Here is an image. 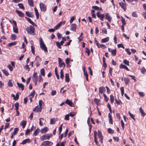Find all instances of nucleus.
Instances as JSON below:
<instances>
[{
	"label": "nucleus",
	"mask_w": 146,
	"mask_h": 146,
	"mask_svg": "<svg viewBox=\"0 0 146 146\" xmlns=\"http://www.w3.org/2000/svg\"><path fill=\"white\" fill-rule=\"evenodd\" d=\"M108 50L109 52L111 53L112 55L114 56L116 55L117 50L116 49H112L109 48H108Z\"/></svg>",
	"instance_id": "nucleus-10"
},
{
	"label": "nucleus",
	"mask_w": 146,
	"mask_h": 146,
	"mask_svg": "<svg viewBox=\"0 0 146 146\" xmlns=\"http://www.w3.org/2000/svg\"><path fill=\"white\" fill-rule=\"evenodd\" d=\"M65 81L67 82H69V75L68 74L66 73L65 74Z\"/></svg>",
	"instance_id": "nucleus-28"
},
{
	"label": "nucleus",
	"mask_w": 146,
	"mask_h": 146,
	"mask_svg": "<svg viewBox=\"0 0 146 146\" xmlns=\"http://www.w3.org/2000/svg\"><path fill=\"white\" fill-rule=\"evenodd\" d=\"M34 10L35 12V15L36 17V19H38L39 17V14L38 10L36 7L34 8Z\"/></svg>",
	"instance_id": "nucleus-29"
},
{
	"label": "nucleus",
	"mask_w": 146,
	"mask_h": 146,
	"mask_svg": "<svg viewBox=\"0 0 146 146\" xmlns=\"http://www.w3.org/2000/svg\"><path fill=\"white\" fill-rule=\"evenodd\" d=\"M141 72L142 73H144L146 72V69L144 67H142L141 70Z\"/></svg>",
	"instance_id": "nucleus-63"
},
{
	"label": "nucleus",
	"mask_w": 146,
	"mask_h": 146,
	"mask_svg": "<svg viewBox=\"0 0 146 146\" xmlns=\"http://www.w3.org/2000/svg\"><path fill=\"white\" fill-rule=\"evenodd\" d=\"M21 125L23 126V128H24L26 125V121H23L21 123Z\"/></svg>",
	"instance_id": "nucleus-31"
},
{
	"label": "nucleus",
	"mask_w": 146,
	"mask_h": 146,
	"mask_svg": "<svg viewBox=\"0 0 146 146\" xmlns=\"http://www.w3.org/2000/svg\"><path fill=\"white\" fill-rule=\"evenodd\" d=\"M42 108L40 107H38V106H36L33 109L34 111L36 112H40L41 111Z\"/></svg>",
	"instance_id": "nucleus-18"
},
{
	"label": "nucleus",
	"mask_w": 146,
	"mask_h": 146,
	"mask_svg": "<svg viewBox=\"0 0 146 146\" xmlns=\"http://www.w3.org/2000/svg\"><path fill=\"white\" fill-rule=\"evenodd\" d=\"M106 89L105 87L104 86L100 87L99 88V95L100 96V94H102L103 93L105 92Z\"/></svg>",
	"instance_id": "nucleus-11"
},
{
	"label": "nucleus",
	"mask_w": 146,
	"mask_h": 146,
	"mask_svg": "<svg viewBox=\"0 0 146 146\" xmlns=\"http://www.w3.org/2000/svg\"><path fill=\"white\" fill-rule=\"evenodd\" d=\"M108 118L109 122L112 125L113 124V119L110 113H108Z\"/></svg>",
	"instance_id": "nucleus-22"
},
{
	"label": "nucleus",
	"mask_w": 146,
	"mask_h": 146,
	"mask_svg": "<svg viewBox=\"0 0 146 146\" xmlns=\"http://www.w3.org/2000/svg\"><path fill=\"white\" fill-rule=\"evenodd\" d=\"M123 80L125 83V85L126 86H127L129 84L130 80L129 78L124 77L123 78Z\"/></svg>",
	"instance_id": "nucleus-21"
},
{
	"label": "nucleus",
	"mask_w": 146,
	"mask_h": 146,
	"mask_svg": "<svg viewBox=\"0 0 146 146\" xmlns=\"http://www.w3.org/2000/svg\"><path fill=\"white\" fill-rule=\"evenodd\" d=\"M107 131L108 133L111 134H113L114 132V131L110 128H108Z\"/></svg>",
	"instance_id": "nucleus-38"
},
{
	"label": "nucleus",
	"mask_w": 146,
	"mask_h": 146,
	"mask_svg": "<svg viewBox=\"0 0 146 146\" xmlns=\"http://www.w3.org/2000/svg\"><path fill=\"white\" fill-rule=\"evenodd\" d=\"M139 110L141 113V116L143 117L145 116L146 115V113H145L142 108H140Z\"/></svg>",
	"instance_id": "nucleus-27"
},
{
	"label": "nucleus",
	"mask_w": 146,
	"mask_h": 146,
	"mask_svg": "<svg viewBox=\"0 0 146 146\" xmlns=\"http://www.w3.org/2000/svg\"><path fill=\"white\" fill-rule=\"evenodd\" d=\"M17 41L14 42H13L9 43L8 44V46L9 47H11L17 44Z\"/></svg>",
	"instance_id": "nucleus-32"
},
{
	"label": "nucleus",
	"mask_w": 146,
	"mask_h": 146,
	"mask_svg": "<svg viewBox=\"0 0 146 146\" xmlns=\"http://www.w3.org/2000/svg\"><path fill=\"white\" fill-rule=\"evenodd\" d=\"M129 114L130 117L133 119L134 121L135 120V118L134 117V116L133 114H132L131 113H130V111L128 112Z\"/></svg>",
	"instance_id": "nucleus-52"
},
{
	"label": "nucleus",
	"mask_w": 146,
	"mask_h": 146,
	"mask_svg": "<svg viewBox=\"0 0 146 146\" xmlns=\"http://www.w3.org/2000/svg\"><path fill=\"white\" fill-rule=\"evenodd\" d=\"M25 19L31 24L33 26H36L37 25L33 22L31 19L27 17H25Z\"/></svg>",
	"instance_id": "nucleus-15"
},
{
	"label": "nucleus",
	"mask_w": 146,
	"mask_h": 146,
	"mask_svg": "<svg viewBox=\"0 0 146 146\" xmlns=\"http://www.w3.org/2000/svg\"><path fill=\"white\" fill-rule=\"evenodd\" d=\"M26 29L27 33L30 35H35V29L33 26L30 25L29 27H27Z\"/></svg>",
	"instance_id": "nucleus-1"
},
{
	"label": "nucleus",
	"mask_w": 146,
	"mask_h": 146,
	"mask_svg": "<svg viewBox=\"0 0 146 146\" xmlns=\"http://www.w3.org/2000/svg\"><path fill=\"white\" fill-rule=\"evenodd\" d=\"M18 6H19V8L21 9H24V7L23 5V4L22 3H19L18 4Z\"/></svg>",
	"instance_id": "nucleus-51"
},
{
	"label": "nucleus",
	"mask_w": 146,
	"mask_h": 146,
	"mask_svg": "<svg viewBox=\"0 0 146 146\" xmlns=\"http://www.w3.org/2000/svg\"><path fill=\"white\" fill-rule=\"evenodd\" d=\"M16 12L17 13L19 16L23 17L24 16V14L21 11H19L18 10H16Z\"/></svg>",
	"instance_id": "nucleus-17"
},
{
	"label": "nucleus",
	"mask_w": 146,
	"mask_h": 146,
	"mask_svg": "<svg viewBox=\"0 0 146 146\" xmlns=\"http://www.w3.org/2000/svg\"><path fill=\"white\" fill-rule=\"evenodd\" d=\"M117 47L119 48L121 47L123 49L125 48L124 46H123V45L122 44H117Z\"/></svg>",
	"instance_id": "nucleus-64"
},
{
	"label": "nucleus",
	"mask_w": 146,
	"mask_h": 146,
	"mask_svg": "<svg viewBox=\"0 0 146 146\" xmlns=\"http://www.w3.org/2000/svg\"><path fill=\"white\" fill-rule=\"evenodd\" d=\"M19 130L18 128H15L14 129V131L12 133H13L14 135H15L19 131Z\"/></svg>",
	"instance_id": "nucleus-41"
},
{
	"label": "nucleus",
	"mask_w": 146,
	"mask_h": 146,
	"mask_svg": "<svg viewBox=\"0 0 146 146\" xmlns=\"http://www.w3.org/2000/svg\"><path fill=\"white\" fill-rule=\"evenodd\" d=\"M98 137L99 138L100 140L102 143H103V137L102 134V133L99 130L98 131Z\"/></svg>",
	"instance_id": "nucleus-9"
},
{
	"label": "nucleus",
	"mask_w": 146,
	"mask_h": 146,
	"mask_svg": "<svg viewBox=\"0 0 146 146\" xmlns=\"http://www.w3.org/2000/svg\"><path fill=\"white\" fill-rule=\"evenodd\" d=\"M35 91H33L29 95V96L30 97H31L32 98H33L34 96L35 93Z\"/></svg>",
	"instance_id": "nucleus-61"
},
{
	"label": "nucleus",
	"mask_w": 146,
	"mask_h": 146,
	"mask_svg": "<svg viewBox=\"0 0 146 146\" xmlns=\"http://www.w3.org/2000/svg\"><path fill=\"white\" fill-rule=\"evenodd\" d=\"M17 84L19 87L21 88L22 91L23 90H24V86L23 84L21 83L19 84L18 82L17 83Z\"/></svg>",
	"instance_id": "nucleus-30"
},
{
	"label": "nucleus",
	"mask_w": 146,
	"mask_h": 146,
	"mask_svg": "<svg viewBox=\"0 0 146 146\" xmlns=\"http://www.w3.org/2000/svg\"><path fill=\"white\" fill-rule=\"evenodd\" d=\"M44 68H42L40 70V73L42 76H45V73H44Z\"/></svg>",
	"instance_id": "nucleus-46"
},
{
	"label": "nucleus",
	"mask_w": 146,
	"mask_h": 146,
	"mask_svg": "<svg viewBox=\"0 0 146 146\" xmlns=\"http://www.w3.org/2000/svg\"><path fill=\"white\" fill-rule=\"evenodd\" d=\"M125 51L129 55H130L131 54V52L130 51L129 48H125Z\"/></svg>",
	"instance_id": "nucleus-62"
},
{
	"label": "nucleus",
	"mask_w": 146,
	"mask_h": 146,
	"mask_svg": "<svg viewBox=\"0 0 146 146\" xmlns=\"http://www.w3.org/2000/svg\"><path fill=\"white\" fill-rule=\"evenodd\" d=\"M97 16L99 19L102 21H104L105 17V15L104 14H101L100 12L99 11L97 13Z\"/></svg>",
	"instance_id": "nucleus-6"
},
{
	"label": "nucleus",
	"mask_w": 146,
	"mask_h": 146,
	"mask_svg": "<svg viewBox=\"0 0 146 146\" xmlns=\"http://www.w3.org/2000/svg\"><path fill=\"white\" fill-rule=\"evenodd\" d=\"M31 47L32 52L33 54H34L35 53V48L34 46L32 45L31 46Z\"/></svg>",
	"instance_id": "nucleus-55"
},
{
	"label": "nucleus",
	"mask_w": 146,
	"mask_h": 146,
	"mask_svg": "<svg viewBox=\"0 0 146 146\" xmlns=\"http://www.w3.org/2000/svg\"><path fill=\"white\" fill-rule=\"evenodd\" d=\"M2 71L3 73L7 76H8L9 74L8 72L5 70H2Z\"/></svg>",
	"instance_id": "nucleus-43"
},
{
	"label": "nucleus",
	"mask_w": 146,
	"mask_h": 146,
	"mask_svg": "<svg viewBox=\"0 0 146 146\" xmlns=\"http://www.w3.org/2000/svg\"><path fill=\"white\" fill-rule=\"evenodd\" d=\"M13 30L14 32L16 33H18L19 31L18 30V29L17 27H14L13 26Z\"/></svg>",
	"instance_id": "nucleus-40"
},
{
	"label": "nucleus",
	"mask_w": 146,
	"mask_h": 146,
	"mask_svg": "<svg viewBox=\"0 0 146 146\" xmlns=\"http://www.w3.org/2000/svg\"><path fill=\"white\" fill-rule=\"evenodd\" d=\"M110 38L109 37H107L106 38L102 39L101 40V42L102 43H105L109 41Z\"/></svg>",
	"instance_id": "nucleus-26"
},
{
	"label": "nucleus",
	"mask_w": 146,
	"mask_h": 146,
	"mask_svg": "<svg viewBox=\"0 0 146 146\" xmlns=\"http://www.w3.org/2000/svg\"><path fill=\"white\" fill-rule=\"evenodd\" d=\"M52 135L51 134H45L40 137V140L41 141H44L45 140H49L50 137H52Z\"/></svg>",
	"instance_id": "nucleus-3"
},
{
	"label": "nucleus",
	"mask_w": 146,
	"mask_h": 146,
	"mask_svg": "<svg viewBox=\"0 0 146 146\" xmlns=\"http://www.w3.org/2000/svg\"><path fill=\"white\" fill-rule=\"evenodd\" d=\"M120 90L121 92V94L123 96L124 94V88L123 87L120 88Z\"/></svg>",
	"instance_id": "nucleus-59"
},
{
	"label": "nucleus",
	"mask_w": 146,
	"mask_h": 146,
	"mask_svg": "<svg viewBox=\"0 0 146 146\" xmlns=\"http://www.w3.org/2000/svg\"><path fill=\"white\" fill-rule=\"evenodd\" d=\"M53 144V143L49 141H45L43 142L42 145H43L45 146H51Z\"/></svg>",
	"instance_id": "nucleus-5"
},
{
	"label": "nucleus",
	"mask_w": 146,
	"mask_h": 146,
	"mask_svg": "<svg viewBox=\"0 0 146 146\" xmlns=\"http://www.w3.org/2000/svg\"><path fill=\"white\" fill-rule=\"evenodd\" d=\"M24 68L25 70H28V71H29L30 70V68L29 67V66L28 64L25 65L24 67Z\"/></svg>",
	"instance_id": "nucleus-53"
},
{
	"label": "nucleus",
	"mask_w": 146,
	"mask_h": 146,
	"mask_svg": "<svg viewBox=\"0 0 146 146\" xmlns=\"http://www.w3.org/2000/svg\"><path fill=\"white\" fill-rule=\"evenodd\" d=\"M40 131V129L37 128L33 132V135L35 136L39 134Z\"/></svg>",
	"instance_id": "nucleus-25"
},
{
	"label": "nucleus",
	"mask_w": 146,
	"mask_h": 146,
	"mask_svg": "<svg viewBox=\"0 0 146 146\" xmlns=\"http://www.w3.org/2000/svg\"><path fill=\"white\" fill-rule=\"evenodd\" d=\"M40 45L41 49L44 51L45 52H48V51L45 44L44 43L42 39L40 37Z\"/></svg>",
	"instance_id": "nucleus-2"
},
{
	"label": "nucleus",
	"mask_w": 146,
	"mask_h": 146,
	"mask_svg": "<svg viewBox=\"0 0 146 146\" xmlns=\"http://www.w3.org/2000/svg\"><path fill=\"white\" fill-rule=\"evenodd\" d=\"M59 67L60 68H61L63 67V69L64 68L65 66V64L64 62H61L59 63Z\"/></svg>",
	"instance_id": "nucleus-34"
},
{
	"label": "nucleus",
	"mask_w": 146,
	"mask_h": 146,
	"mask_svg": "<svg viewBox=\"0 0 146 146\" xmlns=\"http://www.w3.org/2000/svg\"><path fill=\"white\" fill-rule=\"evenodd\" d=\"M95 43L96 44V45H97L98 47V48H100V44L99 45V43L98 42V41L96 40V38H95Z\"/></svg>",
	"instance_id": "nucleus-48"
},
{
	"label": "nucleus",
	"mask_w": 146,
	"mask_h": 146,
	"mask_svg": "<svg viewBox=\"0 0 146 146\" xmlns=\"http://www.w3.org/2000/svg\"><path fill=\"white\" fill-rule=\"evenodd\" d=\"M121 18L122 23V25H125L126 24V23L125 22V19L122 17H121Z\"/></svg>",
	"instance_id": "nucleus-45"
},
{
	"label": "nucleus",
	"mask_w": 146,
	"mask_h": 146,
	"mask_svg": "<svg viewBox=\"0 0 146 146\" xmlns=\"http://www.w3.org/2000/svg\"><path fill=\"white\" fill-rule=\"evenodd\" d=\"M13 96L14 97V100H17L19 98V95L18 93H17L16 95V97H15V96L13 94Z\"/></svg>",
	"instance_id": "nucleus-42"
},
{
	"label": "nucleus",
	"mask_w": 146,
	"mask_h": 146,
	"mask_svg": "<svg viewBox=\"0 0 146 146\" xmlns=\"http://www.w3.org/2000/svg\"><path fill=\"white\" fill-rule=\"evenodd\" d=\"M123 62L127 66H129V62L127 60H123Z\"/></svg>",
	"instance_id": "nucleus-57"
},
{
	"label": "nucleus",
	"mask_w": 146,
	"mask_h": 146,
	"mask_svg": "<svg viewBox=\"0 0 146 146\" xmlns=\"http://www.w3.org/2000/svg\"><path fill=\"white\" fill-rule=\"evenodd\" d=\"M102 32L104 33V34H107V31L106 29L105 28H104L102 29Z\"/></svg>",
	"instance_id": "nucleus-56"
},
{
	"label": "nucleus",
	"mask_w": 146,
	"mask_h": 146,
	"mask_svg": "<svg viewBox=\"0 0 146 146\" xmlns=\"http://www.w3.org/2000/svg\"><path fill=\"white\" fill-rule=\"evenodd\" d=\"M8 86L9 87H12L13 86V85L11 82V80H9L8 82Z\"/></svg>",
	"instance_id": "nucleus-54"
},
{
	"label": "nucleus",
	"mask_w": 146,
	"mask_h": 146,
	"mask_svg": "<svg viewBox=\"0 0 146 146\" xmlns=\"http://www.w3.org/2000/svg\"><path fill=\"white\" fill-rule=\"evenodd\" d=\"M17 38L16 35L15 34H12L11 36V39L12 40H15Z\"/></svg>",
	"instance_id": "nucleus-39"
},
{
	"label": "nucleus",
	"mask_w": 146,
	"mask_h": 146,
	"mask_svg": "<svg viewBox=\"0 0 146 146\" xmlns=\"http://www.w3.org/2000/svg\"><path fill=\"white\" fill-rule=\"evenodd\" d=\"M29 4L30 6L33 7L34 6L33 1H28Z\"/></svg>",
	"instance_id": "nucleus-47"
},
{
	"label": "nucleus",
	"mask_w": 146,
	"mask_h": 146,
	"mask_svg": "<svg viewBox=\"0 0 146 146\" xmlns=\"http://www.w3.org/2000/svg\"><path fill=\"white\" fill-rule=\"evenodd\" d=\"M64 77V72L63 69H61L60 71V77L62 80L63 79Z\"/></svg>",
	"instance_id": "nucleus-36"
},
{
	"label": "nucleus",
	"mask_w": 146,
	"mask_h": 146,
	"mask_svg": "<svg viewBox=\"0 0 146 146\" xmlns=\"http://www.w3.org/2000/svg\"><path fill=\"white\" fill-rule=\"evenodd\" d=\"M100 101V99L97 98H95L94 99V102L97 106L99 105V102Z\"/></svg>",
	"instance_id": "nucleus-37"
},
{
	"label": "nucleus",
	"mask_w": 146,
	"mask_h": 146,
	"mask_svg": "<svg viewBox=\"0 0 146 146\" xmlns=\"http://www.w3.org/2000/svg\"><path fill=\"white\" fill-rule=\"evenodd\" d=\"M40 7L41 11L43 12H45L46 10V7L45 5L42 3L40 4Z\"/></svg>",
	"instance_id": "nucleus-7"
},
{
	"label": "nucleus",
	"mask_w": 146,
	"mask_h": 146,
	"mask_svg": "<svg viewBox=\"0 0 146 146\" xmlns=\"http://www.w3.org/2000/svg\"><path fill=\"white\" fill-rule=\"evenodd\" d=\"M25 14L27 16L30 17H33L34 16L33 13L32 12H29V11H26Z\"/></svg>",
	"instance_id": "nucleus-19"
},
{
	"label": "nucleus",
	"mask_w": 146,
	"mask_h": 146,
	"mask_svg": "<svg viewBox=\"0 0 146 146\" xmlns=\"http://www.w3.org/2000/svg\"><path fill=\"white\" fill-rule=\"evenodd\" d=\"M39 125L41 126L43 125V123H42V121L41 120H42L44 121V119L42 118H40L39 119Z\"/></svg>",
	"instance_id": "nucleus-49"
},
{
	"label": "nucleus",
	"mask_w": 146,
	"mask_h": 146,
	"mask_svg": "<svg viewBox=\"0 0 146 146\" xmlns=\"http://www.w3.org/2000/svg\"><path fill=\"white\" fill-rule=\"evenodd\" d=\"M48 130V128L47 127H45L41 129L40 130V133H45L47 132Z\"/></svg>",
	"instance_id": "nucleus-12"
},
{
	"label": "nucleus",
	"mask_w": 146,
	"mask_h": 146,
	"mask_svg": "<svg viewBox=\"0 0 146 146\" xmlns=\"http://www.w3.org/2000/svg\"><path fill=\"white\" fill-rule=\"evenodd\" d=\"M76 25L75 24H72L71 25L70 30L74 31L76 32Z\"/></svg>",
	"instance_id": "nucleus-14"
},
{
	"label": "nucleus",
	"mask_w": 146,
	"mask_h": 146,
	"mask_svg": "<svg viewBox=\"0 0 146 146\" xmlns=\"http://www.w3.org/2000/svg\"><path fill=\"white\" fill-rule=\"evenodd\" d=\"M31 142V140L29 139H26L23 140L22 142L21 143V144L24 145L26 144L27 143H29Z\"/></svg>",
	"instance_id": "nucleus-23"
},
{
	"label": "nucleus",
	"mask_w": 146,
	"mask_h": 146,
	"mask_svg": "<svg viewBox=\"0 0 146 146\" xmlns=\"http://www.w3.org/2000/svg\"><path fill=\"white\" fill-rule=\"evenodd\" d=\"M65 103L71 107H74V106L73 103L69 99H67L65 102Z\"/></svg>",
	"instance_id": "nucleus-8"
},
{
	"label": "nucleus",
	"mask_w": 146,
	"mask_h": 146,
	"mask_svg": "<svg viewBox=\"0 0 146 146\" xmlns=\"http://www.w3.org/2000/svg\"><path fill=\"white\" fill-rule=\"evenodd\" d=\"M110 99L111 104H113L114 100V96L112 95H111L110 96Z\"/></svg>",
	"instance_id": "nucleus-35"
},
{
	"label": "nucleus",
	"mask_w": 146,
	"mask_h": 146,
	"mask_svg": "<svg viewBox=\"0 0 146 146\" xmlns=\"http://www.w3.org/2000/svg\"><path fill=\"white\" fill-rule=\"evenodd\" d=\"M119 68L120 69H125L127 71H129V69L128 67L126 66L123 64H121L119 66Z\"/></svg>",
	"instance_id": "nucleus-16"
},
{
	"label": "nucleus",
	"mask_w": 146,
	"mask_h": 146,
	"mask_svg": "<svg viewBox=\"0 0 146 146\" xmlns=\"http://www.w3.org/2000/svg\"><path fill=\"white\" fill-rule=\"evenodd\" d=\"M119 4L121 8L125 11L127 9V6L125 1L119 3Z\"/></svg>",
	"instance_id": "nucleus-4"
},
{
	"label": "nucleus",
	"mask_w": 146,
	"mask_h": 146,
	"mask_svg": "<svg viewBox=\"0 0 146 146\" xmlns=\"http://www.w3.org/2000/svg\"><path fill=\"white\" fill-rule=\"evenodd\" d=\"M84 76L86 77V80L89 82L88 78V74L87 72H86V73H84Z\"/></svg>",
	"instance_id": "nucleus-60"
},
{
	"label": "nucleus",
	"mask_w": 146,
	"mask_h": 146,
	"mask_svg": "<svg viewBox=\"0 0 146 146\" xmlns=\"http://www.w3.org/2000/svg\"><path fill=\"white\" fill-rule=\"evenodd\" d=\"M56 120L55 118H51L50 120V124H53L55 123Z\"/></svg>",
	"instance_id": "nucleus-33"
},
{
	"label": "nucleus",
	"mask_w": 146,
	"mask_h": 146,
	"mask_svg": "<svg viewBox=\"0 0 146 146\" xmlns=\"http://www.w3.org/2000/svg\"><path fill=\"white\" fill-rule=\"evenodd\" d=\"M55 72L56 74V76L57 77V78L58 79H59V75L57 72V70L56 69V68L55 69Z\"/></svg>",
	"instance_id": "nucleus-50"
},
{
	"label": "nucleus",
	"mask_w": 146,
	"mask_h": 146,
	"mask_svg": "<svg viewBox=\"0 0 146 146\" xmlns=\"http://www.w3.org/2000/svg\"><path fill=\"white\" fill-rule=\"evenodd\" d=\"M106 19L109 22H111L112 20V17L109 15V13H106L105 15Z\"/></svg>",
	"instance_id": "nucleus-13"
},
{
	"label": "nucleus",
	"mask_w": 146,
	"mask_h": 146,
	"mask_svg": "<svg viewBox=\"0 0 146 146\" xmlns=\"http://www.w3.org/2000/svg\"><path fill=\"white\" fill-rule=\"evenodd\" d=\"M56 43L57 47L59 49H61V47L60 43L58 42H56Z\"/></svg>",
	"instance_id": "nucleus-58"
},
{
	"label": "nucleus",
	"mask_w": 146,
	"mask_h": 146,
	"mask_svg": "<svg viewBox=\"0 0 146 146\" xmlns=\"http://www.w3.org/2000/svg\"><path fill=\"white\" fill-rule=\"evenodd\" d=\"M32 78L33 81L37 80L38 76H37V73L35 72L34 73L32 77Z\"/></svg>",
	"instance_id": "nucleus-20"
},
{
	"label": "nucleus",
	"mask_w": 146,
	"mask_h": 146,
	"mask_svg": "<svg viewBox=\"0 0 146 146\" xmlns=\"http://www.w3.org/2000/svg\"><path fill=\"white\" fill-rule=\"evenodd\" d=\"M103 96L104 97L105 102H107L109 100V98L107 97L106 95L105 94H103Z\"/></svg>",
	"instance_id": "nucleus-44"
},
{
	"label": "nucleus",
	"mask_w": 146,
	"mask_h": 146,
	"mask_svg": "<svg viewBox=\"0 0 146 146\" xmlns=\"http://www.w3.org/2000/svg\"><path fill=\"white\" fill-rule=\"evenodd\" d=\"M62 23V22L61 21L56 26H55L54 27V29H55V30L58 29L61 26Z\"/></svg>",
	"instance_id": "nucleus-24"
}]
</instances>
